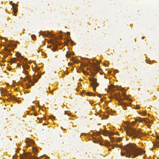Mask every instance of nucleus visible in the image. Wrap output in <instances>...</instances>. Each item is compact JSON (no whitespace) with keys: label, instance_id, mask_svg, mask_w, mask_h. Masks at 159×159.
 <instances>
[{"label":"nucleus","instance_id":"nucleus-15","mask_svg":"<svg viewBox=\"0 0 159 159\" xmlns=\"http://www.w3.org/2000/svg\"><path fill=\"white\" fill-rule=\"evenodd\" d=\"M85 94L87 96H91L92 95L93 93L89 92H87L85 93Z\"/></svg>","mask_w":159,"mask_h":159},{"label":"nucleus","instance_id":"nucleus-16","mask_svg":"<svg viewBox=\"0 0 159 159\" xmlns=\"http://www.w3.org/2000/svg\"><path fill=\"white\" fill-rule=\"evenodd\" d=\"M122 138L121 137H119V138L116 139V141L117 142H120V141H122Z\"/></svg>","mask_w":159,"mask_h":159},{"label":"nucleus","instance_id":"nucleus-34","mask_svg":"<svg viewBox=\"0 0 159 159\" xmlns=\"http://www.w3.org/2000/svg\"><path fill=\"white\" fill-rule=\"evenodd\" d=\"M156 138H157V139H159V136H157Z\"/></svg>","mask_w":159,"mask_h":159},{"label":"nucleus","instance_id":"nucleus-13","mask_svg":"<svg viewBox=\"0 0 159 159\" xmlns=\"http://www.w3.org/2000/svg\"><path fill=\"white\" fill-rule=\"evenodd\" d=\"M97 62V64L96 65L95 63H94V66H95V68L97 70L98 69V67L97 66L99 64V63L97 61H96Z\"/></svg>","mask_w":159,"mask_h":159},{"label":"nucleus","instance_id":"nucleus-25","mask_svg":"<svg viewBox=\"0 0 159 159\" xmlns=\"http://www.w3.org/2000/svg\"><path fill=\"white\" fill-rule=\"evenodd\" d=\"M106 143H107V146H110L111 145L110 143L107 142V140H106Z\"/></svg>","mask_w":159,"mask_h":159},{"label":"nucleus","instance_id":"nucleus-8","mask_svg":"<svg viewBox=\"0 0 159 159\" xmlns=\"http://www.w3.org/2000/svg\"><path fill=\"white\" fill-rule=\"evenodd\" d=\"M33 78L35 81V82H36L40 78L41 76L39 75H38V76H35L34 75H33Z\"/></svg>","mask_w":159,"mask_h":159},{"label":"nucleus","instance_id":"nucleus-28","mask_svg":"<svg viewBox=\"0 0 159 159\" xmlns=\"http://www.w3.org/2000/svg\"><path fill=\"white\" fill-rule=\"evenodd\" d=\"M50 118L52 120H53V119H54L55 118V117H54V116H51L50 117Z\"/></svg>","mask_w":159,"mask_h":159},{"label":"nucleus","instance_id":"nucleus-7","mask_svg":"<svg viewBox=\"0 0 159 159\" xmlns=\"http://www.w3.org/2000/svg\"><path fill=\"white\" fill-rule=\"evenodd\" d=\"M122 95L124 97L123 100H129L130 101L131 99L129 98L126 96V94L125 93H124L122 94Z\"/></svg>","mask_w":159,"mask_h":159},{"label":"nucleus","instance_id":"nucleus-10","mask_svg":"<svg viewBox=\"0 0 159 159\" xmlns=\"http://www.w3.org/2000/svg\"><path fill=\"white\" fill-rule=\"evenodd\" d=\"M143 121L145 123H150V120L148 118H144L143 120Z\"/></svg>","mask_w":159,"mask_h":159},{"label":"nucleus","instance_id":"nucleus-31","mask_svg":"<svg viewBox=\"0 0 159 159\" xmlns=\"http://www.w3.org/2000/svg\"><path fill=\"white\" fill-rule=\"evenodd\" d=\"M136 108L137 109H139V106L138 105L136 106Z\"/></svg>","mask_w":159,"mask_h":159},{"label":"nucleus","instance_id":"nucleus-43","mask_svg":"<svg viewBox=\"0 0 159 159\" xmlns=\"http://www.w3.org/2000/svg\"><path fill=\"white\" fill-rule=\"evenodd\" d=\"M19 151V150H17L16 151V152H18Z\"/></svg>","mask_w":159,"mask_h":159},{"label":"nucleus","instance_id":"nucleus-11","mask_svg":"<svg viewBox=\"0 0 159 159\" xmlns=\"http://www.w3.org/2000/svg\"><path fill=\"white\" fill-rule=\"evenodd\" d=\"M22 67L23 68L24 70L25 69H28L30 67V66L27 64L25 65V66H22Z\"/></svg>","mask_w":159,"mask_h":159},{"label":"nucleus","instance_id":"nucleus-26","mask_svg":"<svg viewBox=\"0 0 159 159\" xmlns=\"http://www.w3.org/2000/svg\"><path fill=\"white\" fill-rule=\"evenodd\" d=\"M110 139L111 142H113L114 140V139L113 138H110Z\"/></svg>","mask_w":159,"mask_h":159},{"label":"nucleus","instance_id":"nucleus-49","mask_svg":"<svg viewBox=\"0 0 159 159\" xmlns=\"http://www.w3.org/2000/svg\"><path fill=\"white\" fill-rule=\"evenodd\" d=\"M16 6H17V4H16Z\"/></svg>","mask_w":159,"mask_h":159},{"label":"nucleus","instance_id":"nucleus-14","mask_svg":"<svg viewBox=\"0 0 159 159\" xmlns=\"http://www.w3.org/2000/svg\"><path fill=\"white\" fill-rule=\"evenodd\" d=\"M155 146L157 147H159V141H156V143L154 144Z\"/></svg>","mask_w":159,"mask_h":159},{"label":"nucleus","instance_id":"nucleus-27","mask_svg":"<svg viewBox=\"0 0 159 159\" xmlns=\"http://www.w3.org/2000/svg\"><path fill=\"white\" fill-rule=\"evenodd\" d=\"M142 114L144 116H146L147 115L146 113L144 111H143L142 112Z\"/></svg>","mask_w":159,"mask_h":159},{"label":"nucleus","instance_id":"nucleus-21","mask_svg":"<svg viewBox=\"0 0 159 159\" xmlns=\"http://www.w3.org/2000/svg\"><path fill=\"white\" fill-rule=\"evenodd\" d=\"M32 39L33 40H34V39L36 38V36L34 35H32L31 36Z\"/></svg>","mask_w":159,"mask_h":159},{"label":"nucleus","instance_id":"nucleus-39","mask_svg":"<svg viewBox=\"0 0 159 159\" xmlns=\"http://www.w3.org/2000/svg\"><path fill=\"white\" fill-rule=\"evenodd\" d=\"M66 112H67L66 111H65V114H66Z\"/></svg>","mask_w":159,"mask_h":159},{"label":"nucleus","instance_id":"nucleus-32","mask_svg":"<svg viewBox=\"0 0 159 159\" xmlns=\"http://www.w3.org/2000/svg\"><path fill=\"white\" fill-rule=\"evenodd\" d=\"M67 34L68 36H69L70 35V33L69 32H68L67 33Z\"/></svg>","mask_w":159,"mask_h":159},{"label":"nucleus","instance_id":"nucleus-17","mask_svg":"<svg viewBox=\"0 0 159 159\" xmlns=\"http://www.w3.org/2000/svg\"><path fill=\"white\" fill-rule=\"evenodd\" d=\"M26 77L27 78V80H28L29 82H31L32 83H33L32 80H31L30 78H28L29 77V76L28 75H27Z\"/></svg>","mask_w":159,"mask_h":159},{"label":"nucleus","instance_id":"nucleus-50","mask_svg":"<svg viewBox=\"0 0 159 159\" xmlns=\"http://www.w3.org/2000/svg\"><path fill=\"white\" fill-rule=\"evenodd\" d=\"M15 16H16V14H15Z\"/></svg>","mask_w":159,"mask_h":159},{"label":"nucleus","instance_id":"nucleus-12","mask_svg":"<svg viewBox=\"0 0 159 159\" xmlns=\"http://www.w3.org/2000/svg\"><path fill=\"white\" fill-rule=\"evenodd\" d=\"M26 142L30 143V144H32L33 143L32 140L29 139H27Z\"/></svg>","mask_w":159,"mask_h":159},{"label":"nucleus","instance_id":"nucleus-46","mask_svg":"<svg viewBox=\"0 0 159 159\" xmlns=\"http://www.w3.org/2000/svg\"><path fill=\"white\" fill-rule=\"evenodd\" d=\"M17 66H20V65H18V64H17Z\"/></svg>","mask_w":159,"mask_h":159},{"label":"nucleus","instance_id":"nucleus-6","mask_svg":"<svg viewBox=\"0 0 159 159\" xmlns=\"http://www.w3.org/2000/svg\"><path fill=\"white\" fill-rule=\"evenodd\" d=\"M20 158L22 159H25L26 157H29L30 156H31L30 153H25L23 154L22 155L21 154H20Z\"/></svg>","mask_w":159,"mask_h":159},{"label":"nucleus","instance_id":"nucleus-42","mask_svg":"<svg viewBox=\"0 0 159 159\" xmlns=\"http://www.w3.org/2000/svg\"><path fill=\"white\" fill-rule=\"evenodd\" d=\"M144 38V37H143L142 38V39H143Z\"/></svg>","mask_w":159,"mask_h":159},{"label":"nucleus","instance_id":"nucleus-33","mask_svg":"<svg viewBox=\"0 0 159 159\" xmlns=\"http://www.w3.org/2000/svg\"><path fill=\"white\" fill-rule=\"evenodd\" d=\"M16 157V155H14L13 156V158H12V159H14V157Z\"/></svg>","mask_w":159,"mask_h":159},{"label":"nucleus","instance_id":"nucleus-38","mask_svg":"<svg viewBox=\"0 0 159 159\" xmlns=\"http://www.w3.org/2000/svg\"><path fill=\"white\" fill-rule=\"evenodd\" d=\"M16 157H14V159H16Z\"/></svg>","mask_w":159,"mask_h":159},{"label":"nucleus","instance_id":"nucleus-29","mask_svg":"<svg viewBox=\"0 0 159 159\" xmlns=\"http://www.w3.org/2000/svg\"><path fill=\"white\" fill-rule=\"evenodd\" d=\"M13 11L15 12V13L16 14L17 12V10H16V9L14 8L13 9Z\"/></svg>","mask_w":159,"mask_h":159},{"label":"nucleus","instance_id":"nucleus-23","mask_svg":"<svg viewBox=\"0 0 159 159\" xmlns=\"http://www.w3.org/2000/svg\"><path fill=\"white\" fill-rule=\"evenodd\" d=\"M30 159H39L38 157H37L35 156L32 157Z\"/></svg>","mask_w":159,"mask_h":159},{"label":"nucleus","instance_id":"nucleus-5","mask_svg":"<svg viewBox=\"0 0 159 159\" xmlns=\"http://www.w3.org/2000/svg\"><path fill=\"white\" fill-rule=\"evenodd\" d=\"M144 120V118H142L140 117H139L138 118L135 119L134 121H133L132 122V125H134L135 123V122H138L140 123L142 122Z\"/></svg>","mask_w":159,"mask_h":159},{"label":"nucleus","instance_id":"nucleus-30","mask_svg":"<svg viewBox=\"0 0 159 159\" xmlns=\"http://www.w3.org/2000/svg\"><path fill=\"white\" fill-rule=\"evenodd\" d=\"M12 1H11L9 2V3L11 4L12 6L13 7V5H15V4H14V3H12Z\"/></svg>","mask_w":159,"mask_h":159},{"label":"nucleus","instance_id":"nucleus-19","mask_svg":"<svg viewBox=\"0 0 159 159\" xmlns=\"http://www.w3.org/2000/svg\"><path fill=\"white\" fill-rule=\"evenodd\" d=\"M114 147L116 148H120L121 149H122L123 148V147H121L120 146H119L118 144H116L114 145Z\"/></svg>","mask_w":159,"mask_h":159},{"label":"nucleus","instance_id":"nucleus-48","mask_svg":"<svg viewBox=\"0 0 159 159\" xmlns=\"http://www.w3.org/2000/svg\"><path fill=\"white\" fill-rule=\"evenodd\" d=\"M34 84V83H33L32 84V85H33Z\"/></svg>","mask_w":159,"mask_h":159},{"label":"nucleus","instance_id":"nucleus-41","mask_svg":"<svg viewBox=\"0 0 159 159\" xmlns=\"http://www.w3.org/2000/svg\"><path fill=\"white\" fill-rule=\"evenodd\" d=\"M99 134V133L98 132L97 135H98Z\"/></svg>","mask_w":159,"mask_h":159},{"label":"nucleus","instance_id":"nucleus-45","mask_svg":"<svg viewBox=\"0 0 159 159\" xmlns=\"http://www.w3.org/2000/svg\"><path fill=\"white\" fill-rule=\"evenodd\" d=\"M20 56V54H19L18 55V56Z\"/></svg>","mask_w":159,"mask_h":159},{"label":"nucleus","instance_id":"nucleus-4","mask_svg":"<svg viewBox=\"0 0 159 159\" xmlns=\"http://www.w3.org/2000/svg\"><path fill=\"white\" fill-rule=\"evenodd\" d=\"M89 80L91 82V85L93 87V90L95 91L96 87L99 86V84L97 82V79L93 77L92 79H89Z\"/></svg>","mask_w":159,"mask_h":159},{"label":"nucleus","instance_id":"nucleus-3","mask_svg":"<svg viewBox=\"0 0 159 159\" xmlns=\"http://www.w3.org/2000/svg\"><path fill=\"white\" fill-rule=\"evenodd\" d=\"M115 97L116 100L118 101L119 102L120 104L121 105L124 106L125 107H126L129 106L130 103L128 104L125 102H122L123 101V99L121 98V95L120 93H118L117 94L115 95Z\"/></svg>","mask_w":159,"mask_h":159},{"label":"nucleus","instance_id":"nucleus-44","mask_svg":"<svg viewBox=\"0 0 159 159\" xmlns=\"http://www.w3.org/2000/svg\"><path fill=\"white\" fill-rule=\"evenodd\" d=\"M108 150H109V151H111V149L109 148Z\"/></svg>","mask_w":159,"mask_h":159},{"label":"nucleus","instance_id":"nucleus-2","mask_svg":"<svg viewBox=\"0 0 159 159\" xmlns=\"http://www.w3.org/2000/svg\"><path fill=\"white\" fill-rule=\"evenodd\" d=\"M127 135L131 139L140 138L142 135V133L139 130L132 128L128 126L125 129Z\"/></svg>","mask_w":159,"mask_h":159},{"label":"nucleus","instance_id":"nucleus-9","mask_svg":"<svg viewBox=\"0 0 159 159\" xmlns=\"http://www.w3.org/2000/svg\"><path fill=\"white\" fill-rule=\"evenodd\" d=\"M11 97L12 99L15 100L16 102H20V101L18 100L17 98L15 97L14 96H11Z\"/></svg>","mask_w":159,"mask_h":159},{"label":"nucleus","instance_id":"nucleus-37","mask_svg":"<svg viewBox=\"0 0 159 159\" xmlns=\"http://www.w3.org/2000/svg\"><path fill=\"white\" fill-rule=\"evenodd\" d=\"M150 114H149V113H148V116H150Z\"/></svg>","mask_w":159,"mask_h":159},{"label":"nucleus","instance_id":"nucleus-35","mask_svg":"<svg viewBox=\"0 0 159 159\" xmlns=\"http://www.w3.org/2000/svg\"><path fill=\"white\" fill-rule=\"evenodd\" d=\"M84 74H86V71H84Z\"/></svg>","mask_w":159,"mask_h":159},{"label":"nucleus","instance_id":"nucleus-47","mask_svg":"<svg viewBox=\"0 0 159 159\" xmlns=\"http://www.w3.org/2000/svg\"><path fill=\"white\" fill-rule=\"evenodd\" d=\"M95 94H93V96H95Z\"/></svg>","mask_w":159,"mask_h":159},{"label":"nucleus","instance_id":"nucleus-22","mask_svg":"<svg viewBox=\"0 0 159 159\" xmlns=\"http://www.w3.org/2000/svg\"><path fill=\"white\" fill-rule=\"evenodd\" d=\"M16 61V59L14 58L12 59V60H11V61L12 63H14Z\"/></svg>","mask_w":159,"mask_h":159},{"label":"nucleus","instance_id":"nucleus-20","mask_svg":"<svg viewBox=\"0 0 159 159\" xmlns=\"http://www.w3.org/2000/svg\"><path fill=\"white\" fill-rule=\"evenodd\" d=\"M41 35H42L43 37H46L47 36V34L44 33L43 32L41 33Z\"/></svg>","mask_w":159,"mask_h":159},{"label":"nucleus","instance_id":"nucleus-40","mask_svg":"<svg viewBox=\"0 0 159 159\" xmlns=\"http://www.w3.org/2000/svg\"><path fill=\"white\" fill-rule=\"evenodd\" d=\"M7 51L8 52H10V50H9V49H8V50H7Z\"/></svg>","mask_w":159,"mask_h":159},{"label":"nucleus","instance_id":"nucleus-24","mask_svg":"<svg viewBox=\"0 0 159 159\" xmlns=\"http://www.w3.org/2000/svg\"><path fill=\"white\" fill-rule=\"evenodd\" d=\"M22 73L25 74H27L28 73V71L25 70L24 71H23Z\"/></svg>","mask_w":159,"mask_h":159},{"label":"nucleus","instance_id":"nucleus-18","mask_svg":"<svg viewBox=\"0 0 159 159\" xmlns=\"http://www.w3.org/2000/svg\"><path fill=\"white\" fill-rule=\"evenodd\" d=\"M109 133V132L108 131H104L103 133V134L105 136H106L107 135V134Z\"/></svg>","mask_w":159,"mask_h":159},{"label":"nucleus","instance_id":"nucleus-1","mask_svg":"<svg viewBox=\"0 0 159 159\" xmlns=\"http://www.w3.org/2000/svg\"><path fill=\"white\" fill-rule=\"evenodd\" d=\"M122 149L125 150L126 153L121 152V156H125L126 157H135L139 155L144 153V151L138 148L135 143H129L124 146Z\"/></svg>","mask_w":159,"mask_h":159},{"label":"nucleus","instance_id":"nucleus-36","mask_svg":"<svg viewBox=\"0 0 159 159\" xmlns=\"http://www.w3.org/2000/svg\"><path fill=\"white\" fill-rule=\"evenodd\" d=\"M114 147H114V146H113V147H112V149H114Z\"/></svg>","mask_w":159,"mask_h":159}]
</instances>
